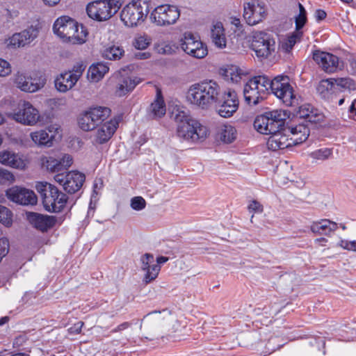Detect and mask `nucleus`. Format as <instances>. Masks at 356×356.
<instances>
[{
    "label": "nucleus",
    "mask_w": 356,
    "mask_h": 356,
    "mask_svg": "<svg viewBox=\"0 0 356 356\" xmlns=\"http://www.w3.org/2000/svg\"><path fill=\"white\" fill-rule=\"evenodd\" d=\"M299 15L296 17V31H299L305 24L307 22V12L304 6L298 3Z\"/></svg>",
    "instance_id": "45"
},
{
    "label": "nucleus",
    "mask_w": 356,
    "mask_h": 356,
    "mask_svg": "<svg viewBox=\"0 0 356 356\" xmlns=\"http://www.w3.org/2000/svg\"><path fill=\"white\" fill-rule=\"evenodd\" d=\"M13 212L6 207L0 204V222L9 227L13 225Z\"/></svg>",
    "instance_id": "43"
},
{
    "label": "nucleus",
    "mask_w": 356,
    "mask_h": 356,
    "mask_svg": "<svg viewBox=\"0 0 356 356\" xmlns=\"http://www.w3.org/2000/svg\"><path fill=\"white\" fill-rule=\"evenodd\" d=\"M250 48L259 58H267L275 49V42L271 35L264 32L254 33Z\"/></svg>",
    "instance_id": "10"
},
{
    "label": "nucleus",
    "mask_w": 356,
    "mask_h": 356,
    "mask_svg": "<svg viewBox=\"0 0 356 356\" xmlns=\"http://www.w3.org/2000/svg\"><path fill=\"white\" fill-rule=\"evenodd\" d=\"M313 59L327 73H334L343 68V63L337 56L321 51L313 53Z\"/></svg>",
    "instance_id": "14"
},
{
    "label": "nucleus",
    "mask_w": 356,
    "mask_h": 356,
    "mask_svg": "<svg viewBox=\"0 0 356 356\" xmlns=\"http://www.w3.org/2000/svg\"><path fill=\"white\" fill-rule=\"evenodd\" d=\"M286 113L282 110H274L259 115L254 122V128L262 134H271L284 128Z\"/></svg>",
    "instance_id": "7"
},
{
    "label": "nucleus",
    "mask_w": 356,
    "mask_h": 356,
    "mask_svg": "<svg viewBox=\"0 0 356 356\" xmlns=\"http://www.w3.org/2000/svg\"><path fill=\"white\" fill-rule=\"evenodd\" d=\"M118 124L119 120L115 118L101 124L95 132V142L97 144L108 142L115 132Z\"/></svg>",
    "instance_id": "24"
},
{
    "label": "nucleus",
    "mask_w": 356,
    "mask_h": 356,
    "mask_svg": "<svg viewBox=\"0 0 356 356\" xmlns=\"http://www.w3.org/2000/svg\"><path fill=\"white\" fill-rule=\"evenodd\" d=\"M78 80L69 71L60 74L55 79V87L60 92L72 89Z\"/></svg>",
    "instance_id": "33"
},
{
    "label": "nucleus",
    "mask_w": 356,
    "mask_h": 356,
    "mask_svg": "<svg viewBox=\"0 0 356 356\" xmlns=\"http://www.w3.org/2000/svg\"><path fill=\"white\" fill-rule=\"evenodd\" d=\"M179 16L180 12L177 6L163 4L154 9L150 19L158 26H168L175 24Z\"/></svg>",
    "instance_id": "11"
},
{
    "label": "nucleus",
    "mask_w": 356,
    "mask_h": 356,
    "mask_svg": "<svg viewBox=\"0 0 356 356\" xmlns=\"http://www.w3.org/2000/svg\"><path fill=\"white\" fill-rule=\"evenodd\" d=\"M89 112L97 125L104 122L111 115V110L107 107L102 106L92 108L89 110Z\"/></svg>",
    "instance_id": "39"
},
{
    "label": "nucleus",
    "mask_w": 356,
    "mask_h": 356,
    "mask_svg": "<svg viewBox=\"0 0 356 356\" xmlns=\"http://www.w3.org/2000/svg\"><path fill=\"white\" fill-rule=\"evenodd\" d=\"M327 16L326 13L323 10H316L315 12V17L317 21H321L324 19Z\"/></svg>",
    "instance_id": "59"
},
{
    "label": "nucleus",
    "mask_w": 356,
    "mask_h": 356,
    "mask_svg": "<svg viewBox=\"0 0 356 356\" xmlns=\"http://www.w3.org/2000/svg\"><path fill=\"white\" fill-rule=\"evenodd\" d=\"M338 228L337 224L328 219H322L313 222L310 226L311 231L315 234L329 236Z\"/></svg>",
    "instance_id": "31"
},
{
    "label": "nucleus",
    "mask_w": 356,
    "mask_h": 356,
    "mask_svg": "<svg viewBox=\"0 0 356 356\" xmlns=\"http://www.w3.org/2000/svg\"><path fill=\"white\" fill-rule=\"evenodd\" d=\"M237 70V67L232 65L222 70V74L227 80H230L232 82H238L241 79V76Z\"/></svg>",
    "instance_id": "44"
},
{
    "label": "nucleus",
    "mask_w": 356,
    "mask_h": 356,
    "mask_svg": "<svg viewBox=\"0 0 356 356\" xmlns=\"http://www.w3.org/2000/svg\"><path fill=\"white\" fill-rule=\"evenodd\" d=\"M302 33L298 31L296 34H293L288 38L287 40L282 44V47L286 51H289L292 49L293 47L297 42L298 38L302 35Z\"/></svg>",
    "instance_id": "48"
},
{
    "label": "nucleus",
    "mask_w": 356,
    "mask_h": 356,
    "mask_svg": "<svg viewBox=\"0 0 356 356\" xmlns=\"http://www.w3.org/2000/svg\"><path fill=\"white\" fill-rule=\"evenodd\" d=\"M237 136V132L233 126L230 124H224L221 126L218 131V138L225 143H232Z\"/></svg>",
    "instance_id": "36"
},
{
    "label": "nucleus",
    "mask_w": 356,
    "mask_h": 356,
    "mask_svg": "<svg viewBox=\"0 0 356 356\" xmlns=\"http://www.w3.org/2000/svg\"><path fill=\"white\" fill-rule=\"evenodd\" d=\"M79 125L82 130L86 131L92 130L97 126L89 111H86L80 116Z\"/></svg>",
    "instance_id": "40"
},
{
    "label": "nucleus",
    "mask_w": 356,
    "mask_h": 356,
    "mask_svg": "<svg viewBox=\"0 0 356 356\" xmlns=\"http://www.w3.org/2000/svg\"><path fill=\"white\" fill-rule=\"evenodd\" d=\"M86 69V66L81 63H76L71 71H69L79 81Z\"/></svg>",
    "instance_id": "50"
},
{
    "label": "nucleus",
    "mask_w": 356,
    "mask_h": 356,
    "mask_svg": "<svg viewBox=\"0 0 356 356\" xmlns=\"http://www.w3.org/2000/svg\"><path fill=\"white\" fill-rule=\"evenodd\" d=\"M218 104V113L223 118L231 117L238 108V99L234 90L229 89L223 94L221 93Z\"/></svg>",
    "instance_id": "17"
},
{
    "label": "nucleus",
    "mask_w": 356,
    "mask_h": 356,
    "mask_svg": "<svg viewBox=\"0 0 356 356\" xmlns=\"http://www.w3.org/2000/svg\"><path fill=\"white\" fill-rule=\"evenodd\" d=\"M83 325V323L81 321H79L75 323L73 327L70 328L71 333L79 334L81 332L82 327Z\"/></svg>",
    "instance_id": "57"
},
{
    "label": "nucleus",
    "mask_w": 356,
    "mask_h": 356,
    "mask_svg": "<svg viewBox=\"0 0 356 356\" xmlns=\"http://www.w3.org/2000/svg\"><path fill=\"white\" fill-rule=\"evenodd\" d=\"M15 180L14 175L8 170L0 168V185H10Z\"/></svg>",
    "instance_id": "46"
},
{
    "label": "nucleus",
    "mask_w": 356,
    "mask_h": 356,
    "mask_svg": "<svg viewBox=\"0 0 356 356\" xmlns=\"http://www.w3.org/2000/svg\"><path fill=\"white\" fill-rule=\"evenodd\" d=\"M149 44L146 40L140 37L136 40L134 46L138 49H145Z\"/></svg>",
    "instance_id": "55"
},
{
    "label": "nucleus",
    "mask_w": 356,
    "mask_h": 356,
    "mask_svg": "<svg viewBox=\"0 0 356 356\" xmlns=\"http://www.w3.org/2000/svg\"><path fill=\"white\" fill-rule=\"evenodd\" d=\"M287 127H284L280 131L275 132V134H270L267 141V146L268 149L276 151L278 149H284L289 147L292 146V143L289 138Z\"/></svg>",
    "instance_id": "22"
},
{
    "label": "nucleus",
    "mask_w": 356,
    "mask_h": 356,
    "mask_svg": "<svg viewBox=\"0 0 356 356\" xmlns=\"http://www.w3.org/2000/svg\"><path fill=\"white\" fill-rule=\"evenodd\" d=\"M221 88L213 80L194 83L188 90L186 98L191 104L202 108L209 109L220 100Z\"/></svg>",
    "instance_id": "2"
},
{
    "label": "nucleus",
    "mask_w": 356,
    "mask_h": 356,
    "mask_svg": "<svg viewBox=\"0 0 356 356\" xmlns=\"http://www.w3.org/2000/svg\"><path fill=\"white\" fill-rule=\"evenodd\" d=\"M124 54V51L122 48L113 45L105 49L102 53V56L108 60H119Z\"/></svg>",
    "instance_id": "41"
},
{
    "label": "nucleus",
    "mask_w": 356,
    "mask_h": 356,
    "mask_svg": "<svg viewBox=\"0 0 356 356\" xmlns=\"http://www.w3.org/2000/svg\"><path fill=\"white\" fill-rule=\"evenodd\" d=\"M10 248L9 241L6 237L0 238V261L8 253Z\"/></svg>",
    "instance_id": "49"
},
{
    "label": "nucleus",
    "mask_w": 356,
    "mask_h": 356,
    "mask_svg": "<svg viewBox=\"0 0 356 356\" xmlns=\"http://www.w3.org/2000/svg\"><path fill=\"white\" fill-rule=\"evenodd\" d=\"M35 189L41 196L44 209L49 212H60L67 203V195L51 184L38 182Z\"/></svg>",
    "instance_id": "4"
},
{
    "label": "nucleus",
    "mask_w": 356,
    "mask_h": 356,
    "mask_svg": "<svg viewBox=\"0 0 356 356\" xmlns=\"http://www.w3.org/2000/svg\"><path fill=\"white\" fill-rule=\"evenodd\" d=\"M355 88V83L349 77L332 78L321 81L318 87V90L321 93H323L325 90L328 91L329 90L348 89L350 90Z\"/></svg>",
    "instance_id": "20"
},
{
    "label": "nucleus",
    "mask_w": 356,
    "mask_h": 356,
    "mask_svg": "<svg viewBox=\"0 0 356 356\" xmlns=\"http://www.w3.org/2000/svg\"><path fill=\"white\" fill-rule=\"evenodd\" d=\"M271 92L287 106H297L300 96L290 83L288 76L280 75L270 79Z\"/></svg>",
    "instance_id": "6"
},
{
    "label": "nucleus",
    "mask_w": 356,
    "mask_h": 356,
    "mask_svg": "<svg viewBox=\"0 0 356 356\" xmlns=\"http://www.w3.org/2000/svg\"><path fill=\"white\" fill-rule=\"evenodd\" d=\"M270 79L265 75L250 79L244 86L243 95L249 105L255 106L266 98L270 90Z\"/></svg>",
    "instance_id": "5"
},
{
    "label": "nucleus",
    "mask_w": 356,
    "mask_h": 356,
    "mask_svg": "<svg viewBox=\"0 0 356 356\" xmlns=\"http://www.w3.org/2000/svg\"><path fill=\"white\" fill-rule=\"evenodd\" d=\"M141 268L145 271L144 282L148 284L154 280L161 270V266L158 264H152L154 262V256L150 253H145L140 259Z\"/></svg>",
    "instance_id": "27"
},
{
    "label": "nucleus",
    "mask_w": 356,
    "mask_h": 356,
    "mask_svg": "<svg viewBox=\"0 0 356 356\" xmlns=\"http://www.w3.org/2000/svg\"><path fill=\"white\" fill-rule=\"evenodd\" d=\"M53 30L59 38L72 44L84 43L88 34L83 24L79 26L77 22L68 16L58 17L54 24Z\"/></svg>",
    "instance_id": "3"
},
{
    "label": "nucleus",
    "mask_w": 356,
    "mask_h": 356,
    "mask_svg": "<svg viewBox=\"0 0 356 356\" xmlns=\"http://www.w3.org/2000/svg\"><path fill=\"white\" fill-rule=\"evenodd\" d=\"M85 175L78 171H72L67 173V178L64 184V190L69 193H74L80 190L85 181Z\"/></svg>",
    "instance_id": "29"
},
{
    "label": "nucleus",
    "mask_w": 356,
    "mask_h": 356,
    "mask_svg": "<svg viewBox=\"0 0 356 356\" xmlns=\"http://www.w3.org/2000/svg\"><path fill=\"white\" fill-rule=\"evenodd\" d=\"M109 70L108 66L104 63L92 65L88 70V76L91 81L97 82L102 79Z\"/></svg>",
    "instance_id": "35"
},
{
    "label": "nucleus",
    "mask_w": 356,
    "mask_h": 356,
    "mask_svg": "<svg viewBox=\"0 0 356 356\" xmlns=\"http://www.w3.org/2000/svg\"><path fill=\"white\" fill-rule=\"evenodd\" d=\"M146 207V201L140 196H136L131 200V207L136 211H141Z\"/></svg>",
    "instance_id": "47"
},
{
    "label": "nucleus",
    "mask_w": 356,
    "mask_h": 356,
    "mask_svg": "<svg viewBox=\"0 0 356 356\" xmlns=\"http://www.w3.org/2000/svg\"><path fill=\"white\" fill-rule=\"evenodd\" d=\"M332 155V149L322 148L311 152L309 156L314 161H323L328 159Z\"/></svg>",
    "instance_id": "42"
},
{
    "label": "nucleus",
    "mask_w": 356,
    "mask_h": 356,
    "mask_svg": "<svg viewBox=\"0 0 356 356\" xmlns=\"http://www.w3.org/2000/svg\"><path fill=\"white\" fill-rule=\"evenodd\" d=\"M38 29L31 26L19 33L13 34L9 38L8 46L14 48L23 47L32 42L38 37Z\"/></svg>",
    "instance_id": "19"
},
{
    "label": "nucleus",
    "mask_w": 356,
    "mask_h": 356,
    "mask_svg": "<svg viewBox=\"0 0 356 356\" xmlns=\"http://www.w3.org/2000/svg\"><path fill=\"white\" fill-rule=\"evenodd\" d=\"M12 118L24 125H35L40 119V115L30 102H23L18 104L17 111H14Z\"/></svg>",
    "instance_id": "12"
},
{
    "label": "nucleus",
    "mask_w": 356,
    "mask_h": 356,
    "mask_svg": "<svg viewBox=\"0 0 356 356\" xmlns=\"http://www.w3.org/2000/svg\"><path fill=\"white\" fill-rule=\"evenodd\" d=\"M130 326H131V323H129V322H124V323H121L120 325H119L118 327H116L115 329H113L111 331V332L115 333V332H121V331H122L124 330L127 329Z\"/></svg>",
    "instance_id": "58"
},
{
    "label": "nucleus",
    "mask_w": 356,
    "mask_h": 356,
    "mask_svg": "<svg viewBox=\"0 0 356 356\" xmlns=\"http://www.w3.org/2000/svg\"><path fill=\"white\" fill-rule=\"evenodd\" d=\"M66 178L67 174L65 175H64L63 174H57L54 177L55 181L59 183L60 184L63 185V187Z\"/></svg>",
    "instance_id": "60"
},
{
    "label": "nucleus",
    "mask_w": 356,
    "mask_h": 356,
    "mask_svg": "<svg viewBox=\"0 0 356 356\" xmlns=\"http://www.w3.org/2000/svg\"><path fill=\"white\" fill-rule=\"evenodd\" d=\"M350 67L353 73H356V57L352 56L348 59Z\"/></svg>",
    "instance_id": "62"
},
{
    "label": "nucleus",
    "mask_w": 356,
    "mask_h": 356,
    "mask_svg": "<svg viewBox=\"0 0 356 356\" xmlns=\"http://www.w3.org/2000/svg\"><path fill=\"white\" fill-rule=\"evenodd\" d=\"M168 261V257L161 256V257H157V259H156L157 264H156L160 266V264H164Z\"/></svg>",
    "instance_id": "64"
},
{
    "label": "nucleus",
    "mask_w": 356,
    "mask_h": 356,
    "mask_svg": "<svg viewBox=\"0 0 356 356\" xmlns=\"http://www.w3.org/2000/svg\"><path fill=\"white\" fill-rule=\"evenodd\" d=\"M72 164V157L69 154H64L61 158L58 159L49 156L42 159V165L52 172L67 170Z\"/></svg>",
    "instance_id": "26"
},
{
    "label": "nucleus",
    "mask_w": 356,
    "mask_h": 356,
    "mask_svg": "<svg viewBox=\"0 0 356 356\" xmlns=\"http://www.w3.org/2000/svg\"><path fill=\"white\" fill-rule=\"evenodd\" d=\"M171 118L177 124V136L185 140L193 143L202 141L208 136V129L198 120L191 118L188 111L175 106L171 112Z\"/></svg>",
    "instance_id": "1"
},
{
    "label": "nucleus",
    "mask_w": 356,
    "mask_h": 356,
    "mask_svg": "<svg viewBox=\"0 0 356 356\" xmlns=\"http://www.w3.org/2000/svg\"><path fill=\"white\" fill-rule=\"evenodd\" d=\"M6 195L9 200L22 205H35L38 202L33 191L17 186L7 189Z\"/></svg>",
    "instance_id": "16"
},
{
    "label": "nucleus",
    "mask_w": 356,
    "mask_h": 356,
    "mask_svg": "<svg viewBox=\"0 0 356 356\" xmlns=\"http://www.w3.org/2000/svg\"><path fill=\"white\" fill-rule=\"evenodd\" d=\"M165 113V104L161 93H157L156 98L149 108V115L152 118H161Z\"/></svg>",
    "instance_id": "38"
},
{
    "label": "nucleus",
    "mask_w": 356,
    "mask_h": 356,
    "mask_svg": "<svg viewBox=\"0 0 356 356\" xmlns=\"http://www.w3.org/2000/svg\"><path fill=\"white\" fill-rule=\"evenodd\" d=\"M140 81L138 77L120 74L117 79L115 93L118 97L125 96L132 92Z\"/></svg>",
    "instance_id": "23"
},
{
    "label": "nucleus",
    "mask_w": 356,
    "mask_h": 356,
    "mask_svg": "<svg viewBox=\"0 0 356 356\" xmlns=\"http://www.w3.org/2000/svg\"><path fill=\"white\" fill-rule=\"evenodd\" d=\"M288 132L291 133L290 140L293 145H298L305 142L309 136V129L307 124H299L295 127H287Z\"/></svg>",
    "instance_id": "32"
},
{
    "label": "nucleus",
    "mask_w": 356,
    "mask_h": 356,
    "mask_svg": "<svg viewBox=\"0 0 356 356\" xmlns=\"http://www.w3.org/2000/svg\"><path fill=\"white\" fill-rule=\"evenodd\" d=\"M27 219L34 228L42 232H47L56 223V218L55 216L35 212L29 213L27 214Z\"/></svg>",
    "instance_id": "21"
},
{
    "label": "nucleus",
    "mask_w": 356,
    "mask_h": 356,
    "mask_svg": "<svg viewBox=\"0 0 356 356\" xmlns=\"http://www.w3.org/2000/svg\"><path fill=\"white\" fill-rule=\"evenodd\" d=\"M31 137L33 141L40 146L50 147L52 145V140L54 136L51 134V131L49 130H40L31 134Z\"/></svg>",
    "instance_id": "34"
},
{
    "label": "nucleus",
    "mask_w": 356,
    "mask_h": 356,
    "mask_svg": "<svg viewBox=\"0 0 356 356\" xmlns=\"http://www.w3.org/2000/svg\"><path fill=\"white\" fill-rule=\"evenodd\" d=\"M231 24L234 25L238 31H240L242 28V24H241V20L236 17L231 18Z\"/></svg>",
    "instance_id": "61"
},
{
    "label": "nucleus",
    "mask_w": 356,
    "mask_h": 356,
    "mask_svg": "<svg viewBox=\"0 0 356 356\" xmlns=\"http://www.w3.org/2000/svg\"><path fill=\"white\" fill-rule=\"evenodd\" d=\"M298 115L300 118L305 119L307 122L316 124L324 120V114L310 104H305L299 107Z\"/></svg>",
    "instance_id": "30"
},
{
    "label": "nucleus",
    "mask_w": 356,
    "mask_h": 356,
    "mask_svg": "<svg viewBox=\"0 0 356 356\" xmlns=\"http://www.w3.org/2000/svg\"><path fill=\"white\" fill-rule=\"evenodd\" d=\"M266 13L263 3L257 0L244 4L243 17L249 25H255L262 21Z\"/></svg>",
    "instance_id": "18"
},
{
    "label": "nucleus",
    "mask_w": 356,
    "mask_h": 356,
    "mask_svg": "<svg viewBox=\"0 0 356 356\" xmlns=\"http://www.w3.org/2000/svg\"><path fill=\"white\" fill-rule=\"evenodd\" d=\"M348 117L356 120V99H351L350 105L348 107Z\"/></svg>",
    "instance_id": "54"
},
{
    "label": "nucleus",
    "mask_w": 356,
    "mask_h": 356,
    "mask_svg": "<svg viewBox=\"0 0 356 356\" xmlns=\"http://www.w3.org/2000/svg\"><path fill=\"white\" fill-rule=\"evenodd\" d=\"M211 39L218 47L222 48L226 46L225 31L221 22H217L213 24L211 29Z\"/></svg>",
    "instance_id": "37"
},
{
    "label": "nucleus",
    "mask_w": 356,
    "mask_h": 356,
    "mask_svg": "<svg viewBox=\"0 0 356 356\" xmlns=\"http://www.w3.org/2000/svg\"><path fill=\"white\" fill-rule=\"evenodd\" d=\"M0 163L18 170H24L26 167V162L22 156L6 150L0 152Z\"/></svg>",
    "instance_id": "28"
},
{
    "label": "nucleus",
    "mask_w": 356,
    "mask_h": 356,
    "mask_svg": "<svg viewBox=\"0 0 356 356\" xmlns=\"http://www.w3.org/2000/svg\"><path fill=\"white\" fill-rule=\"evenodd\" d=\"M11 73V67L8 62L0 58V76H6Z\"/></svg>",
    "instance_id": "51"
},
{
    "label": "nucleus",
    "mask_w": 356,
    "mask_h": 356,
    "mask_svg": "<svg viewBox=\"0 0 356 356\" xmlns=\"http://www.w3.org/2000/svg\"><path fill=\"white\" fill-rule=\"evenodd\" d=\"M173 319L172 313L168 309L155 310L149 312L143 316L140 325V329H142L143 323L148 330H152L156 327H164Z\"/></svg>",
    "instance_id": "15"
},
{
    "label": "nucleus",
    "mask_w": 356,
    "mask_h": 356,
    "mask_svg": "<svg viewBox=\"0 0 356 356\" xmlns=\"http://www.w3.org/2000/svg\"><path fill=\"white\" fill-rule=\"evenodd\" d=\"M248 210L255 213H261L263 212L264 208L259 202L252 200L248 205Z\"/></svg>",
    "instance_id": "53"
},
{
    "label": "nucleus",
    "mask_w": 356,
    "mask_h": 356,
    "mask_svg": "<svg viewBox=\"0 0 356 356\" xmlns=\"http://www.w3.org/2000/svg\"><path fill=\"white\" fill-rule=\"evenodd\" d=\"M60 0H42L43 3L48 6H54L57 5Z\"/></svg>",
    "instance_id": "63"
},
{
    "label": "nucleus",
    "mask_w": 356,
    "mask_h": 356,
    "mask_svg": "<svg viewBox=\"0 0 356 356\" xmlns=\"http://www.w3.org/2000/svg\"><path fill=\"white\" fill-rule=\"evenodd\" d=\"M149 11L148 2L139 0L127 5L121 11L120 18L126 26L132 27L143 22Z\"/></svg>",
    "instance_id": "8"
},
{
    "label": "nucleus",
    "mask_w": 356,
    "mask_h": 356,
    "mask_svg": "<svg viewBox=\"0 0 356 356\" xmlns=\"http://www.w3.org/2000/svg\"><path fill=\"white\" fill-rule=\"evenodd\" d=\"M120 8L116 0H97L88 4L86 12L89 17L102 22L110 19Z\"/></svg>",
    "instance_id": "9"
},
{
    "label": "nucleus",
    "mask_w": 356,
    "mask_h": 356,
    "mask_svg": "<svg viewBox=\"0 0 356 356\" xmlns=\"http://www.w3.org/2000/svg\"><path fill=\"white\" fill-rule=\"evenodd\" d=\"M180 45L184 52L195 58H203L208 53L207 47L191 33H184Z\"/></svg>",
    "instance_id": "13"
},
{
    "label": "nucleus",
    "mask_w": 356,
    "mask_h": 356,
    "mask_svg": "<svg viewBox=\"0 0 356 356\" xmlns=\"http://www.w3.org/2000/svg\"><path fill=\"white\" fill-rule=\"evenodd\" d=\"M14 82L18 88L28 92H34L44 86L43 82L20 72L15 74Z\"/></svg>",
    "instance_id": "25"
},
{
    "label": "nucleus",
    "mask_w": 356,
    "mask_h": 356,
    "mask_svg": "<svg viewBox=\"0 0 356 356\" xmlns=\"http://www.w3.org/2000/svg\"><path fill=\"white\" fill-rule=\"evenodd\" d=\"M340 245L343 249L356 251V241L341 240L340 241Z\"/></svg>",
    "instance_id": "52"
},
{
    "label": "nucleus",
    "mask_w": 356,
    "mask_h": 356,
    "mask_svg": "<svg viewBox=\"0 0 356 356\" xmlns=\"http://www.w3.org/2000/svg\"><path fill=\"white\" fill-rule=\"evenodd\" d=\"M333 102H335V103H337L339 106H341L345 102H346L348 104L350 105V103L351 102L350 97H335L334 99H332Z\"/></svg>",
    "instance_id": "56"
}]
</instances>
